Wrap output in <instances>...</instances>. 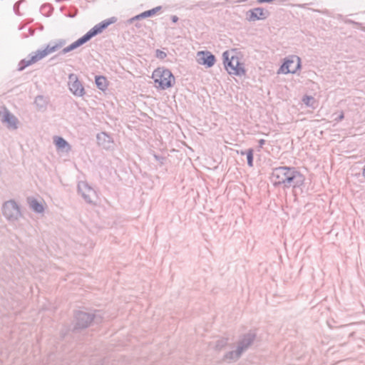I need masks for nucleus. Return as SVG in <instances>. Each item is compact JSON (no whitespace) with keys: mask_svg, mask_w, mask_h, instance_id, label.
<instances>
[{"mask_svg":"<svg viewBox=\"0 0 365 365\" xmlns=\"http://www.w3.org/2000/svg\"><path fill=\"white\" fill-rule=\"evenodd\" d=\"M256 337V334L252 332H249L243 335L239 340L237 349L235 351L227 352L224 356V360L230 361H237L253 343Z\"/></svg>","mask_w":365,"mask_h":365,"instance_id":"nucleus-1","label":"nucleus"},{"mask_svg":"<svg viewBox=\"0 0 365 365\" xmlns=\"http://www.w3.org/2000/svg\"><path fill=\"white\" fill-rule=\"evenodd\" d=\"M1 212L7 222L12 225H16L23 217L20 205L14 200L4 202L1 207Z\"/></svg>","mask_w":365,"mask_h":365,"instance_id":"nucleus-2","label":"nucleus"},{"mask_svg":"<svg viewBox=\"0 0 365 365\" xmlns=\"http://www.w3.org/2000/svg\"><path fill=\"white\" fill-rule=\"evenodd\" d=\"M152 78L163 90L172 87L175 83V77L171 71L164 68H156L153 73Z\"/></svg>","mask_w":365,"mask_h":365,"instance_id":"nucleus-3","label":"nucleus"},{"mask_svg":"<svg viewBox=\"0 0 365 365\" xmlns=\"http://www.w3.org/2000/svg\"><path fill=\"white\" fill-rule=\"evenodd\" d=\"M224 64L226 70L230 74L241 76L245 74V70L243 63H240L238 57L232 56L229 58L228 51H225L222 54Z\"/></svg>","mask_w":365,"mask_h":365,"instance_id":"nucleus-4","label":"nucleus"},{"mask_svg":"<svg viewBox=\"0 0 365 365\" xmlns=\"http://www.w3.org/2000/svg\"><path fill=\"white\" fill-rule=\"evenodd\" d=\"M50 53L51 52L47 45L44 49L38 50L36 52L31 53L27 58L21 60L18 65V70L23 71L27 66L35 63Z\"/></svg>","mask_w":365,"mask_h":365,"instance_id":"nucleus-5","label":"nucleus"},{"mask_svg":"<svg viewBox=\"0 0 365 365\" xmlns=\"http://www.w3.org/2000/svg\"><path fill=\"white\" fill-rule=\"evenodd\" d=\"M304 182V175L299 172L295 168L292 167L291 172L287 175V178L286 182L284 184V188L289 187H301Z\"/></svg>","mask_w":365,"mask_h":365,"instance_id":"nucleus-6","label":"nucleus"},{"mask_svg":"<svg viewBox=\"0 0 365 365\" xmlns=\"http://www.w3.org/2000/svg\"><path fill=\"white\" fill-rule=\"evenodd\" d=\"M292 167L282 166L275 168L272 170V178L275 186L282 185L287 180V175L291 172Z\"/></svg>","mask_w":365,"mask_h":365,"instance_id":"nucleus-7","label":"nucleus"},{"mask_svg":"<svg viewBox=\"0 0 365 365\" xmlns=\"http://www.w3.org/2000/svg\"><path fill=\"white\" fill-rule=\"evenodd\" d=\"M78 190L87 203L93 204L94 202V200L97 197L96 192L86 182H80L78 185Z\"/></svg>","mask_w":365,"mask_h":365,"instance_id":"nucleus-8","label":"nucleus"},{"mask_svg":"<svg viewBox=\"0 0 365 365\" xmlns=\"http://www.w3.org/2000/svg\"><path fill=\"white\" fill-rule=\"evenodd\" d=\"M68 84L69 90L74 96L81 97L85 94L84 87L75 73L69 74Z\"/></svg>","mask_w":365,"mask_h":365,"instance_id":"nucleus-9","label":"nucleus"},{"mask_svg":"<svg viewBox=\"0 0 365 365\" xmlns=\"http://www.w3.org/2000/svg\"><path fill=\"white\" fill-rule=\"evenodd\" d=\"M96 315L82 311H79L76 314V329H84L88 327L91 322L94 319Z\"/></svg>","mask_w":365,"mask_h":365,"instance_id":"nucleus-10","label":"nucleus"},{"mask_svg":"<svg viewBox=\"0 0 365 365\" xmlns=\"http://www.w3.org/2000/svg\"><path fill=\"white\" fill-rule=\"evenodd\" d=\"M0 119L3 123H6L9 129H16L18 119L6 108L3 107L0 110Z\"/></svg>","mask_w":365,"mask_h":365,"instance_id":"nucleus-11","label":"nucleus"},{"mask_svg":"<svg viewBox=\"0 0 365 365\" xmlns=\"http://www.w3.org/2000/svg\"><path fill=\"white\" fill-rule=\"evenodd\" d=\"M301 61L299 57L292 56V59H287L281 66V70L284 73H294L300 68Z\"/></svg>","mask_w":365,"mask_h":365,"instance_id":"nucleus-12","label":"nucleus"},{"mask_svg":"<svg viewBox=\"0 0 365 365\" xmlns=\"http://www.w3.org/2000/svg\"><path fill=\"white\" fill-rule=\"evenodd\" d=\"M198 63L201 65L205 66L207 68L212 67L215 63V56L212 54L210 51H202L197 52V59Z\"/></svg>","mask_w":365,"mask_h":365,"instance_id":"nucleus-13","label":"nucleus"},{"mask_svg":"<svg viewBox=\"0 0 365 365\" xmlns=\"http://www.w3.org/2000/svg\"><path fill=\"white\" fill-rule=\"evenodd\" d=\"M268 15L269 12L261 7L255 8L247 12V18L250 21L265 19Z\"/></svg>","mask_w":365,"mask_h":365,"instance_id":"nucleus-14","label":"nucleus"},{"mask_svg":"<svg viewBox=\"0 0 365 365\" xmlns=\"http://www.w3.org/2000/svg\"><path fill=\"white\" fill-rule=\"evenodd\" d=\"M96 138L98 145L105 149H110L113 144L112 138L105 132L98 133Z\"/></svg>","mask_w":365,"mask_h":365,"instance_id":"nucleus-15","label":"nucleus"},{"mask_svg":"<svg viewBox=\"0 0 365 365\" xmlns=\"http://www.w3.org/2000/svg\"><path fill=\"white\" fill-rule=\"evenodd\" d=\"M53 143L58 150L69 153L71 150V145L62 137L54 136Z\"/></svg>","mask_w":365,"mask_h":365,"instance_id":"nucleus-16","label":"nucleus"},{"mask_svg":"<svg viewBox=\"0 0 365 365\" xmlns=\"http://www.w3.org/2000/svg\"><path fill=\"white\" fill-rule=\"evenodd\" d=\"M160 9H161V6L155 7V8H153L152 9L145 11H144V12H143V13H141V14H140L138 15L135 16L134 17L128 20V21L130 23H133V21H135L136 20H140V19H145V18H147V17L152 16L155 15Z\"/></svg>","mask_w":365,"mask_h":365,"instance_id":"nucleus-17","label":"nucleus"},{"mask_svg":"<svg viewBox=\"0 0 365 365\" xmlns=\"http://www.w3.org/2000/svg\"><path fill=\"white\" fill-rule=\"evenodd\" d=\"M86 43V41L85 40L83 36H82L80 38H78L77 41L72 43L68 46L63 48V50L61 51V53L65 54L66 53H68V52L77 48L78 47L82 46L83 44H84Z\"/></svg>","mask_w":365,"mask_h":365,"instance_id":"nucleus-18","label":"nucleus"},{"mask_svg":"<svg viewBox=\"0 0 365 365\" xmlns=\"http://www.w3.org/2000/svg\"><path fill=\"white\" fill-rule=\"evenodd\" d=\"M34 104L38 110L43 111L46 110L48 101L43 96H38L35 98Z\"/></svg>","mask_w":365,"mask_h":365,"instance_id":"nucleus-19","label":"nucleus"},{"mask_svg":"<svg viewBox=\"0 0 365 365\" xmlns=\"http://www.w3.org/2000/svg\"><path fill=\"white\" fill-rule=\"evenodd\" d=\"M101 32H102V31L101 30V28H99L98 24H96L83 36L87 42L90 39H91L93 37L98 35V34H101Z\"/></svg>","mask_w":365,"mask_h":365,"instance_id":"nucleus-20","label":"nucleus"},{"mask_svg":"<svg viewBox=\"0 0 365 365\" xmlns=\"http://www.w3.org/2000/svg\"><path fill=\"white\" fill-rule=\"evenodd\" d=\"M29 206L31 209L37 213H41L44 210L43 205L36 199H33L29 201Z\"/></svg>","mask_w":365,"mask_h":365,"instance_id":"nucleus-21","label":"nucleus"},{"mask_svg":"<svg viewBox=\"0 0 365 365\" xmlns=\"http://www.w3.org/2000/svg\"><path fill=\"white\" fill-rule=\"evenodd\" d=\"M66 44V41L60 39L57 42H51L48 44L49 49L51 53L56 51L57 50L62 48Z\"/></svg>","mask_w":365,"mask_h":365,"instance_id":"nucleus-22","label":"nucleus"},{"mask_svg":"<svg viewBox=\"0 0 365 365\" xmlns=\"http://www.w3.org/2000/svg\"><path fill=\"white\" fill-rule=\"evenodd\" d=\"M96 84L100 90L104 91L107 88V80L104 76H96Z\"/></svg>","mask_w":365,"mask_h":365,"instance_id":"nucleus-23","label":"nucleus"},{"mask_svg":"<svg viewBox=\"0 0 365 365\" xmlns=\"http://www.w3.org/2000/svg\"><path fill=\"white\" fill-rule=\"evenodd\" d=\"M116 21L115 17H111L110 19H106L101 23L98 24V26L99 28H101V30L103 31L105 29H106L109 25L111 24H113Z\"/></svg>","mask_w":365,"mask_h":365,"instance_id":"nucleus-24","label":"nucleus"},{"mask_svg":"<svg viewBox=\"0 0 365 365\" xmlns=\"http://www.w3.org/2000/svg\"><path fill=\"white\" fill-rule=\"evenodd\" d=\"M116 21L115 17H111L110 19H106L101 23L98 24V26L99 28H101V30L103 31L105 29H106L109 25L111 24H113Z\"/></svg>","mask_w":365,"mask_h":365,"instance_id":"nucleus-25","label":"nucleus"},{"mask_svg":"<svg viewBox=\"0 0 365 365\" xmlns=\"http://www.w3.org/2000/svg\"><path fill=\"white\" fill-rule=\"evenodd\" d=\"M227 344V339L220 338L216 341L214 348L217 351H220L224 347H225V346Z\"/></svg>","mask_w":365,"mask_h":365,"instance_id":"nucleus-26","label":"nucleus"},{"mask_svg":"<svg viewBox=\"0 0 365 365\" xmlns=\"http://www.w3.org/2000/svg\"><path fill=\"white\" fill-rule=\"evenodd\" d=\"M241 154L242 155H245V152H241ZM246 155H247V164L250 167H252L253 166V150L252 149H249L247 152H246Z\"/></svg>","mask_w":365,"mask_h":365,"instance_id":"nucleus-27","label":"nucleus"},{"mask_svg":"<svg viewBox=\"0 0 365 365\" xmlns=\"http://www.w3.org/2000/svg\"><path fill=\"white\" fill-rule=\"evenodd\" d=\"M302 101L307 106L313 107V103L314 102V98L312 96H305L303 98Z\"/></svg>","mask_w":365,"mask_h":365,"instance_id":"nucleus-28","label":"nucleus"},{"mask_svg":"<svg viewBox=\"0 0 365 365\" xmlns=\"http://www.w3.org/2000/svg\"><path fill=\"white\" fill-rule=\"evenodd\" d=\"M166 53L164 52V51H160V50H157L156 51V56L158 58H164L166 57Z\"/></svg>","mask_w":365,"mask_h":365,"instance_id":"nucleus-29","label":"nucleus"},{"mask_svg":"<svg viewBox=\"0 0 365 365\" xmlns=\"http://www.w3.org/2000/svg\"><path fill=\"white\" fill-rule=\"evenodd\" d=\"M344 118V113L341 111V113L339 114V115L335 118V120L337 122H339V121L342 120Z\"/></svg>","mask_w":365,"mask_h":365,"instance_id":"nucleus-30","label":"nucleus"},{"mask_svg":"<svg viewBox=\"0 0 365 365\" xmlns=\"http://www.w3.org/2000/svg\"><path fill=\"white\" fill-rule=\"evenodd\" d=\"M21 2V1L16 3L14 6V9L15 12L18 14H19V4Z\"/></svg>","mask_w":365,"mask_h":365,"instance_id":"nucleus-31","label":"nucleus"},{"mask_svg":"<svg viewBox=\"0 0 365 365\" xmlns=\"http://www.w3.org/2000/svg\"><path fill=\"white\" fill-rule=\"evenodd\" d=\"M264 144H265V140H264V139H260V140H259V148H262V147H263V145H264Z\"/></svg>","mask_w":365,"mask_h":365,"instance_id":"nucleus-32","label":"nucleus"},{"mask_svg":"<svg viewBox=\"0 0 365 365\" xmlns=\"http://www.w3.org/2000/svg\"><path fill=\"white\" fill-rule=\"evenodd\" d=\"M171 20L173 23H176L178 21V17L177 16H172Z\"/></svg>","mask_w":365,"mask_h":365,"instance_id":"nucleus-33","label":"nucleus"},{"mask_svg":"<svg viewBox=\"0 0 365 365\" xmlns=\"http://www.w3.org/2000/svg\"><path fill=\"white\" fill-rule=\"evenodd\" d=\"M274 0H257L259 3H270L272 2Z\"/></svg>","mask_w":365,"mask_h":365,"instance_id":"nucleus-34","label":"nucleus"}]
</instances>
